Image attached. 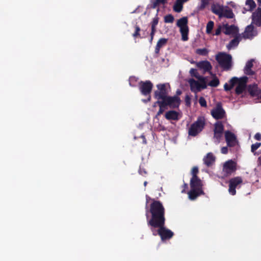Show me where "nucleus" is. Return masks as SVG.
Returning a JSON list of instances; mask_svg holds the SVG:
<instances>
[{
	"mask_svg": "<svg viewBox=\"0 0 261 261\" xmlns=\"http://www.w3.org/2000/svg\"><path fill=\"white\" fill-rule=\"evenodd\" d=\"M183 3L181 0H176L173 6V10L177 13L180 12L183 8Z\"/></svg>",
	"mask_w": 261,
	"mask_h": 261,
	"instance_id": "30",
	"label": "nucleus"
},
{
	"mask_svg": "<svg viewBox=\"0 0 261 261\" xmlns=\"http://www.w3.org/2000/svg\"><path fill=\"white\" fill-rule=\"evenodd\" d=\"M254 27L252 24L248 25L243 34V37L245 39L252 38L255 35L253 34Z\"/></svg>",
	"mask_w": 261,
	"mask_h": 261,
	"instance_id": "23",
	"label": "nucleus"
},
{
	"mask_svg": "<svg viewBox=\"0 0 261 261\" xmlns=\"http://www.w3.org/2000/svg\"><path fill=\"white\" fill-rule=\"evenodd\" d=\"M158 233L163 242L170 240L174 234L173 231L164 226L158 229Z\"/></svg>",
	"mask_w": 261,
	"mask_h": 261,
	"instance_id": "11",
	"label": "nucleus"
},
{
	"mask_svg": "<svg viewBox=\"0 0 261 261\" xmlns=\"http://www.w3.org/2000/svg\"><path fill=\"white\" fill-rule=\"evenodd\" d=\"M199 103L200 105L202 107H206L207 103L206 100L203 97H200L199 99Z\"/></svg>",
	"mask_w": 261,
	"mask_h": 261,
	"instance_id": "46",
	"label": "nucleus"
},
{
	"mask_svg": "<svg viewBox=\"0 0 261 261\" xmlns=\"http://www.w3.org/2000/svg\"><path fill=\"white\" fill-rule=\"evenodd\" d=\"M221 152L223 154H227L228 153L227 147H222L221 149Z\"/></svg>",
	"mask_w": 261,
	"mask_h": 261,
	"instance_id": "53",
	"label": "nucleus"
},
{
	"mask_svg": "<svg viewBox=\"0 0 261 261\" xmlns=\"http://www.w3.org/2000/svg\"><path fill=\"white\" fill-rule=\"evenodd\" d=\"M185 100L186 105L187 107H190L191 106V96L187 94L186 95L185 99Z\"/></svg>",
	"mask_w": 261,
	"mask_h": 261,
	"instance_id": "48",
	"label": "nucleus"
},
{
	"mask_svg": "<svg viewBox=\"0 0 261 261\" xmlns=\"http://www.w3.org/2000/svg\"><path fill=\"white\" fill-rule=\"evenodd\" d=\"M153 38H151V37H150V40H149V42H150V43H152V40H153Z\"/></svg>",
	"mask_w": 261,
	"mask_h": 261,
	"instance_id": "59",
	"label": "nucleus"
},
{
	"mask_svg": "<svg viewBox=\"0 0 261 261\" xmlns=\"http://www.w3.org/2000/svg\"><path fill=\"white\" fill-rule=\"evenodd\" d=\"M261 146V143L256 142L255 144H253L251 146V151L254 153L260 146Z\"/></svg>",
	"mask_w": 261,
	"mask_h": 261,
	"instance_id": "44",
	"label": "nucleus"
},
{
	"mask_svg": "<svg viewBox=\"0 0 261 261\" xmlns=\"http://www.w3.org/2000/svg\"><path fill=\"white\" fill-rule=\"evenodd\" d=\"M211 115L216 120L222 119L225 117L226 113L221 103H218L216 108L211 112Z\"/></svg>",
	"mask_w": 261,
	"mask_h": 261,
	"instance_id": "10",
	"label": "nucleus"
},
{
	"mask_svg": "<svg viewBox=\"0 0 261 261\" xmlns=\"http://www.w3.org/2000/svg\"><path fill=\"white\" fill-rule=\"evenodd\" d=\"M174 20V16L172 14H168L164 17L165 23H173Z\"/></svg>",
	"mask_w": 261,
	"mask_h": 261,
	"instance_id": "37",
	"label": "nucleus"
},
{
	"mask_svg": "<svg viewBox=\"0 0 261 261\" xmlns=\"http://www.w3.org/2000/svg\"><path fill=\"white\" fill-rule=\"evenodd\" d=\"M188 18L187 17H182L177 20L176 25L180 29V33L181 35L182 40L187 41L188 40V34L189 32Z\"/></svg>",
	"mask_w": 261,
	"mask_h": 261,
	"instance_id": "4",
	"label": "nucleus"
},
{
	"mask_svg": "<svg viewBox=\"0 0 261 261\" xmlns=\"http://www.w3.org/2000/svg\"><path fill=\"white\" fill-rule=\"evenodd\" d=\"M254 138L257 141L261 140V134L259 133H257L255 134L254 136Z\"/></svg>",
	"mask_w": 261,
	"mask_h": 261,
	"instance_id": "52",
	"label": "nucleus"
},
{
	"mask_svg": "<svg viewBox=\"0 0 261 261\" xmlns=\"http://www.w3.org/2000/svg\"><path fill=\"white\" fill-rule=\"evenodd\" d=\"M234 37V38L231 40L226 46L227 49L229 50L231 49L232 48L237 47L239 44L240 41V35H237Z\"/></svg>",
	"mask_w": 261,
	"mask_h": 261,
	"instance_id": "25",
	"label": "nucleus"
},
{
	"mask_svg": "<svg viewBox=\"0 0 261 261\" xmlns=\"http://www.w3.org/2000/svg\"><path fill=\"white\" fill-rule=\"evenodd\" d=\"M155 104H157L159 106V110L158 112L156 117H158L161 114H162L166 109H167V107L166 106V105L164 103V102L162 100L161 101H156L155 103Z\"/></svg>",
	"mask_w": 261,
	"mask_h": 261,
	"instance_id": "28",
	"label": "nucleus"
},
{
	"mask_svg": "<svg viewBox=\"0 0 261 261\" xmlns=\"http://www.w3.org/2000/svg\"><path fill=\"white\" fill-rule=\"evenodd\" d=\"M138 79L135 76H130L129 79V84L131 87H136Z\"/></svg>",
	"mask_w": 261,
	"mask_h": 261,
	"instance_id": "36",
	"label": "nucleus"
},
{
	"mask_svg": "<svg viewBox=\"0 0 261 261\" xmlns=\"http://www.w3.org/2000/svg\"><path fill=\"white\" fill-rule=\"evenodd\" d=\"M246 5L249 7V10L251 11L256 7V4L253 0H247Z\"/></svg>",
	"mask_w": 261,
	"mask_h": 261,
	"instance_id": "38",
	"label": "nucleus"
},
{
	"mask_svg": "<svg viewBox=\"0 0 261 261\" xmlns=\"http://www.w3.org/2000/svg\"><path fill=\"white\" fill-rule=\"evenodd\" d=\"M222 136H223V134L214 133V139L216 140V142L217 143H220V140L222 137Z\"/></svg>",
	"mask_w": 261,
	"mask_h": 261,
	"instance_id": "45",
	"label": "nucleus"
},
{
	"mask_svg": "<svg viewBox=\"0 0 261 261\" xmlns=\"http://www.w3.org/2000/svg\"><path fill=\"white\" fill-rule=\"evenodd\" d=\"M141 137L143 139V143L144 144H146L147 143V141H146V140L145 139V137L144 136H142Z\"/></svg>",
	"mask_w": 261,
	"mask_h": 261,
	"instance_id": "56",
	"label": "nucleus"
},
{
	"mask_svg": "<svg viewBox=\"0 0 261 261\" xmlns=\"http://www.w3.org/2000/svg\"><path fill=\"white\" fill-rule=\"evenodd\" d=\"M168 42V39L162 38L160 39L156 45L154 50V57H158L160 49L163 46H165Z\"/></svg>",
	"mask_w": 261,
	"mask_h": 261,
	"instance_id": "20",
	"label": "nucleus"
},
{
	"mask_svg": "<svg viewBox=\"0 0 261 261\" xmlns=\"http://www.w3.org/2000/svg\"><path fill=\"white\" fill-rule=\"evenodd\" d=\"M222 30V27L221 25H219L217 29L215 31V35L216 36H218L221 34Z\"/></svg>",
	"mask_w": 261,
	"mask_h": 261,
	"instance_id": "50",
	"label": "nucleus"
},
{
	"mask_svg": "<svg viewBox=\"0 0 261 261\" xmlns=\"http://www.w3.org/2000/svg\"><path fill=\"white\" fill-rule=\"evenodd\" d=\"M232 88V87L230 85H228L227 83H225L224 85V89L226 91H228L230 90Z\"/></svg>",
	"mask_w": 261,
	"mask_h": 261,
	"instance_id": "51",
	"label": "nucleus"
},
{
	"mask_svg": "<svg viewBox=\"0 0 261 261\" xmlns=\"http://www.w3.org/2000/svg\"><path fill=\"white\" fill-rule=\"evenodd\" d=\"M191 190L188 192L189 198L195 200L198 196L204 194L202 190V183L198 177L191 178L190 180Z\"/></svg>",
	"mask_w": 261,
	"mask_h": 261,
	"instance_id": "1",
	"label": "nucleus"
},
{
	"mask_svg": "<svg viewBox=\"0 0 261 261\" xmlns=\"http://www.w3.org/2000/svg\"><path fill=\"white\" fill-rule=\"evenodd\" d=\"M199 172L198 168L197 166H194L193 167L191 170V174L192 175V178H196L198 177L197 176V174Z\"/></svg>",
	"mask_w": 261,
	"mask_h": 261,
	"instance_id": "43",
	"label": "nucleus"
},
{
	"mask_svg": "<svg viewBox=\"0 0 261 261\" xmlns=\"http://www.w3.org/2000/svg\"><path fill=\"white\" fill-rule=\"evenodd\" d=\"M199 80L201 82V84H200V88H201L202 89H205L206 88V85L205 78L201 76L200 78L199 79Z\"/></svg>",
	"mask_w": 261,
	"mask_h": 261,
	"instance_id": "47",
	"label": "nucleus"
},
{
	"mask_svg": "<svg viewBox=\"0 0 261 261\" xmlns=\"http://www.w3.org/2000/svg\"><path fill=\"white\" fill-rule=\"evenodd\" d=\"M166 3V0H155L152 4L151 8L153 9H155L160 4L165 5Z\"/></svg>",
	"mask_w": 261,
	"mask_h": 261,
	"instance_id": "34",
	"label": "nucleus"
},
{
	"mask_svg": "<svg viewBox=\"0 0 261 261\" xmlns=\"http://www.w3.org/2000/svg\"><path fill=\"white\" fill-rule=\"evenodd\" d=\"M248 91L251 97H255L258 99H261V89L258 88L257 84L249 85L248 87Z\"/></svg>",
	"mask_w": 261,
	"mask_h": 261,
	"instance_id": "16",
	"label": "nucleus"
},
{
	"mask_svg": "<svg viewBox=\"0 0 261 261\" xmlns=\"http://www.w3.org/2000/svg\"><path fill=\"white\" fill-rule=\"evenodd\" d=\"M181 93H182L181 91L178 89L176 92V96H178L179 95H181Z\"/></svg>",
	"mask_w": 261,
	"mask_h": 261,
	"instance_id": "55",
	"label": "nucleus"
},
{
	"mask_svg": "<svg viewBox=\"0 0 261 261\" xmlns=\"http://www.w3.org/2000/svg\"><path fill=\"white\" fill-rule=\"evenodd\" d=\"M165 117L168 120H178L179 113L174 110H170L165 113Z\"/></svg>",
	"mask_w": 261,
	"mask_h": 261,
	"instance_id": "22",
	"label": "nucleus"
},
{
	"mask_svg": "<svg viewBox=\"0 0 261 261\" xmlns=\"http://www.w3.org/2000/svg\"><path fill=\"white\" fill-rule=\"evenodd\" d=\"M236 170L237 163L231 160L226 161L223 165L222 171L225 176L230 175Z\"/></svg>",
	"mask_w": 261,
	"mask_h": 261,
	"instance_id": "7",
	"label": "nucleus"
},
{
	"mask_svg": "<svg viewBox=\"0 0 261 261\" xmlns=\"http://www.w3.org/2000/svg\"><path fill=\"white\" fill-rule=\"evenodd\" d=\"M190 73L191 75V76H194L196 77V79H198L201 77V76H200L196 69L194 68H191L190 70Z\"/></svg>",
	"mask_w": 261,
	"mask_h": 261,
	"instance_id": "39",
	"label": "nucleus"
},
{
	"mask_svg": "<svg viewBox=\"0 0 261 261\" xmlns=\"http://www.w3.org/2000/svg\"><path fill=\"white\" fill-rule=\"evenodd\" d=\"M216 60L223 70L229 71L232 68V57L230 54L220 52L216 55Z\"/></svg>",
	"mask_w": 261,
	"mask_h": 261,
	"instance_id": "2",
	"label": "nucleus"
},
{
	"mask_svg": "<svg viewBox=\"0 0 261 261\" xmlns=\"http://www.w3.org/2000/svg\"><path fill=\"white\" fill-rule=\"evenodd\" d=\"M139 173L140 175L144 176H145L147 174V172L146 171L145 169L141 168V167H140V169L139 170Z\"/></svg>",
	"mask_w": 261,
	"mask_h": 261,
	"instance_id": "49",
	"label": "nucleus"
},
{
	"mask_svg": "<svg viewBox=\"0 0 261 261\" xmlns=\"http://www.w3.org/2000/svg\"><path fill=\"white\" fill-rule=\"evenodd\" d=\"M135 32L133 34V36L134 38L141 37H140V32L141 31V29H140V28L139 27V26L137 25H136L135 27Z\"/></svg>",
	"mask_w": 261,
	"mask_h": 261,
	"instance_id": "42",
	"label": "nucleus"
},
{
	"mask_svg": "<svg viewBox=\"0 0 261 261\" xmlns=\"http://www.w3.org/2000/svg\"><path fill=\"white\" fill-rule=\"evenodd\" d=\"M243 182V180L241 177L237 176L232 178L229 180V189L228 191L232 195H234L236 194V189L238 186Z\"/></svg>",
	"mask_w": 261,
	"mask_h": 261,
	"instance_id": "12",
	"label": "nucleus"
},
{
	"mask_svg": "<svg viewBox=\"0 0 261 261\" xmlns=\"http://www.w3.org/2000/svg\"><path fill=\"white\" fill-rule=\"evenodd\" d=\"M156 32V30H151V32L150 33V37L153 38L154 34Z\"/></svg>",
	"mask_w": 261,
	"mask_h": 261,
	"instance_id": "54",
	"label": "nucleus"
},
{
	"mask_svg": "<svg viewBox=\"0 0 261 261\" xmlns=\"http://www.w3.org/2000/svg\"><path fill=\"white\" fill-rule=\"evenodd\" d=\"M153 88V84L150 81L139 82V89L141 94L144 96L149 95Z\"/></svg>",
	"mask_w": 261,
	"mask_h": 261,
	"instance_id": "8",
	"label": "nucleus"
},
{
	"mask_svg": "<svg viewBox=\"0 0 261 261\" xmlns=\"http://www.w3.org/2000/svg\"><path fill=\"white\" fill-rule=\"evenodd\" d=\"M197 66L199 68L203 69L205 72H210L212 74L211 70L212 69V66L209 61L206 60L200 61L197 63Z\"/></svg>",
	"mask_w": 261,
	"mask_h": 261,
	"instance_id": "19",
	"label": "nucleus"
},
{
	"mask_svg": "<svg viewBox=\"0 0 261 261\" xmlns=\"http://www.w3.org/2000/svg\"><path fill=\"white\" fill-rule=\"evenodd\" d=\"M149 199L151 201L149 212H164L165 208L161 201L150 198Z\"/></svg>",
	"mask_w": 261,
	"mask_h": 261,
	"instance_id": "14",
	"label": "nucleus"
},
{
	"mask_svg": "<svg viewBox=\"0 0 261 261\" xmlns=\"http://www.w3.org/2000/svg\"><path fill=\"white\" fill-rule=\"evenodd\" d=\"M219 84L220 82L218 78L215 75H214L212 80L209 82L208 85L212 87H217Z\"/></svg>",
	"mask_w": 261,
	"mask_h": 261,
	"instance_id": "32",
	"label": "nucleus"
},
{
	"mask_svg": "<svg viewBox=\"0 0 261 261\" xmlns=\"http://www.w3.org/2000/svg\"><path fill=\"white\" fill-rule=\"evenodd\" d=\"M253 59H251L247 62L246 65L244 69V73L248 75H253L255 74V72L252 70L251 68L253 67Z\"/></svg>",
	"mask_w": 261,
	"mask_h": 261,
	"instance_id": "21",
	"label": "nucleus"
},
{
	"mask_svg": "<svg viewBox=\"0 0 261 261\" xmlns=\"http://www.w3.org/2000/svg\"><path fill=\"white\" fill-rule=\"evenodd\" d=\"M158 90L155 91L154 98L157 101L165 100L168 96V93L165 84H159L156 86Z\"/></svg>",
	"mask_w": 261,
	"mask_h": 261,
	"instance_id": "6",
	"label": "nucleus"
},
{
	"mask_svg": "<svg viewBox=\"0 0 261 261\" xmlns=\"http://www.w3.org/2000/svg\"><path fill=\"white\" fill-rule=\"evenodd\" d=\"M223 33L227 35H232L234 36L239 35V28L234 24L228 25L227 23L223 25Z\"/></svg>",
	"mask_w": 261,
	"mask_h": 261,
	"instance_id": "15",
	"label": "nucleus"
},
{
	"mask_svg": "<svg viewBox=\"0 0 261 261\" xmlns=\"http://www.w3.org/2000/svg\"><path fill=\"white\" fill-rule=\"evenodd\" d=\"M224 135L227 146L231 147L237 145L238 141L234 134L229 130H226L225 132Z\"/></svg>",
	"mask_w": 261,
	"mask_h": 261,
	"instance_id": "13",
	"label": "nucleus"
},
{
	"mask_svg": "<svg viewBox=\"0 0 261 261\" xmlns=\"http://www.w3.org/2000/svg\"><path fill=\"white\" fill-rule=\"evenodd\" d=\"M184 187H185V188H188V184H184Z\"/></svg>",
	"mask_w": 261,
	"mask_h": 261,
	"instance_id": "58",
	"label": "nucleus"
},
{
	"mask_svg": "<svg viewBox=\"0 0 261 261\" xmlns=\"http://www.w3.org/2000/svg\"><path fill=\"white\" fill-rule=\"evenodd\" d=\"M214 26V22L213 21L210 20L208 22V23L206 24V32L207 34H210L212 33Z\"/></svg>",
	"mask_w": 261,
	"mask_h": 261,
	"instance_id": "33",
	"label": "nucleus"
},
{
	"mask_svg": "<svg viewBox=\"0 0 261 261\" xmlns=\"http://www.w3.org/2000/svg\"><path fill=\"white\" fill-rule=\"evenodd\" d=\"M224 127L221 121H217L214 124V133L223 134Z\"/></svg>",
	"mask_w": 261,
	"mask_h": 261,
	"instance_id": "29",
	"label": "nucleus"
},
{
	"mask_svg": "<svg viewBox=\"0 0 261 261\" xmlns=\"http://www.w3.org/2000/svg\"><path fill=\"white\" fill-rule=\"evenodd\" d=\"M159 18L156 16L155 17L151 22V30H156V26L159 22Z\"/></svg>",
	"mask_w": 261,
	"mask_h": 261,
	"instance_id": "40",
	"label": "nucleus"
},
{
	"mask_svg": "<svg viewBox=\"0 0 261 261\" xmlns=\"http://www.w3.org/2000/svg\"><path fill=\"white\" fill-rule=\"evenodd\" d=\"M247 80L248 77L246 76H244L240 79L239 84L236 87L235 90L236 93L237 95H240L244 92L246 87Z\"/></svg>",
	"mask_w": 261,
	"mask_h": 261,
	"instance_id": "17",
	"label": "nucleus"
},
{
	"mask_svg": "<svg viewBox=\"0 0 261 261\" xmlns=\"http://www.w3.org/2000/svg\"><path fill=\"white\" fill-rule=\"evenodd\" d=\"M215 161V157L211 152L208 153L203 158L204 163L207 166H211Z\"/></svg>",
	"mask_w": 261,
	"mask_h": 261,
	"instance_id": "24",
	"label": "nucleus"
},
{
	"mask_svg": "<svg viewBox=\"0 0 261 261\" xmlns=\"http://www.w3.org/2000/svg\"><path fill=\"white\" fill-rule=\"evenodd\" d=\"M223 9V6L219 5H213L212 6V11L216 15L219 16L220 18H221Z\"/></svg>",
	"mask_w": 261,
	"mask_h": 261,
	"instance_id": "26",
	"label": "nucleus"
},
{
	"mask_svg": "<svg viewBox=\"0 0 261 261\" xmlns=\"http://www.w3.org/2000/svg\"><path fill=\"white\" fill-rule=\"evenodd\" d=\"M196 53L201 56H206L208 53V50L206 48H198L196 50Z\"/></svg>",
	"mask_w": 261,
	"mask_h": 261,
	"instance_id": "35",
	"label": "nucleus"
},
{
	"mask_svg": "<svg viewBox=\"0 0 261 261\" xmlns=\"http://www.w3.org/2000/svg\"><path fill=\"white\" fill-rule=\"evenodd\" d=\"M147 184V181H145L144 182V186L145 187V186H146Z\"/></svg>",
	"mask_w": 261,
	"mask_h": 261,
	"instance_id": "57",
	"label": "nucleus"
},
{
	"mask_svg": "<svg viewBox=\"0 0 261 261\" xmlns=\"http://www.w3.org/2000/svg\"><path fill=\"white\" fill-rule=\"evenodd\" d=\"M252 22L257 27L261 26V8H258L252 14Z\"/></svg>",
	"mask_w": 261,
	"mask_h": 261,
	"instance_id": "18",
	"label": "nucleus"
},
{
	"mask_svg": "<svg viewBox=\"0 0 261 261\" xmlns=\"http://www.w3.org/2000/svg\"><path fill=\"white\" fill-rule=\"evenodd\" d=\"M202 2H203V4L202 5V8H204V7H205V4L204 3V1H203Z\"/></svg>",
	"mask_w": 261,
	"mask_h": 261,
	"instance_id": "60",
	"label": "nucleus"
},
{
	"mask_svg": "<svg viewBox=\"0 0 261 261\" xmlns=\"http://www.w3.org/2000/svg\"><path fill=\"white\" fill-rule=\"evenodd\" d=\"M151 214L152 218L149 221V224L154 227H159V228L164 227L165 224L164 213Z\"/></svg>",
	"mask_w": 261,
	"mask_h": 261,
	"instance_id": "5",
	"label": "nucleus"
},
{
	"mask_svg": "<svg viewBox=\"0 0 261 261\" xmlns=\"http://www.w3.org/2000/svg\"><path fill=\"white\" fill-rule=\"evenodd\" d=\"M234 17V14L231 9L228 8L224 9L221 15V17H225L227 18H232Z\"/></svg>",
	"mask_w": 261,
	"mask_h": 261,
	"instance_id": "31",
	"label": "nucleus"
},
{
	"mask_svg": "<svg viewBox=\"0 0 261 261\" xmlns=\"http://www.w3.org/2000/svg\"><path fill=\"white\" fill-rule=\"evenodd\" d=\"M150 96H149V98H148V100H150Z\"/></svg>",
	"mask_w": 261,
	"mask_h": 261,
	"instance_id": "61",
	"label": "nucleus"
},
{
	"mask_svg": "<svg viewBox=\"0 0 261 261\" xmlns=\"http://www.w3.org/2000/svg\"><path fill=\"white\" fill-rule=\"evenodd\" d=\"M167 107L169 106L171 109L178 108L181 100L177 96H168L165 100H162Z\"/></svg>",
	"mask_w": 261,
	"mask_h": 261,
	"instance_id": "9",
	"label": "nucleus"
},
{
	"mask_svg": "<svg viewBox=\"0 0 261 261\" xmlns=\"http://www.w3.org/2000/svg\"><path fill=\"white\" fill-rule=\"evenodd\" d=\"M205 121L204 118L198 117L196 121L193 123L188 129L189 136L196 137L204 129Z\"/></svg>",
	"mask_w": 261,
	"mask_h": 261,
	"instance_id": "3",
	"label": "nucleus"
},
{
	"mask_svg": "<svg viewBox=\"0 0 261 261\" xmlns=\"http://www.w3.org/2000/svg\"><path fill=\"white\" fill-rule=\"evenodd\" d=\"M189 83L190 86V89L193 92H196V90L199 91L200 90V85L196 81L193 79L189 80Z\"/></svg>",
	"mask_w": 261,
	"mask_h": 261,
	"instance_id": "27",
	"label": "nucleus"
},
{
	"mask_svg": "<svg viewBox=\"0 0 261 261\" xmlns=\"http://www.w3.org/2000/svg\"><path fill=\"white\" fill-rule=\"evenodd\" d=\"M240 81V79H238L237 77H233L231 78L229 81L230 85L233 88V87L237 84H239V82Z\"/></svg>",
	"mask_w": 261,
	"mask_h": 261,
	"instance_id": "41",
	"label": "nucleus"
}]
</instances>
